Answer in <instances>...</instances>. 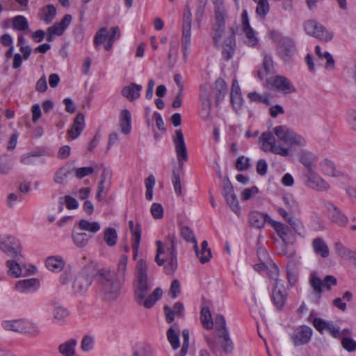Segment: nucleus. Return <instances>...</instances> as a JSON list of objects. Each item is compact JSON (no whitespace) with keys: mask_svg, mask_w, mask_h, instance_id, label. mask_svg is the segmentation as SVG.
Wrapping results in <instances>:
<instances>
[{"mask_svg":"<svg viewBox=\"0 0 356 356\" xmlns=\"http://www.w3.org/2000/svg\"><path fill=\"white\" fill-rule=\"evenodd\" d=\"M256 13L258 15L264 18L268 13L270 6L268 0H257Z\"/></svg>","mask_w":356,"mask_h":356,"instance_id":"3c124183","label":"nucleus"},{"mask_svg":"<svg viewBox=\"0 0 356 356\" xmlns=\"http://www.w3.org/2000/svg\"><path fill=\"white\" fill-rule=\"evenodd\" d=\"M227 10L218 8L215 13V22L212 25L211 36L216 47L222 48V56L228 60L232 58L236 46L235 35L232 29L225 32Z\"/></svg>","mask_w":356,"mask_h":356,"instance_id":"f03ea898","label":"nucleus"},{"mask_svg":"<svg viewBox=\"0 0 356 356\" xmlns=\"http://www.w3.org/2000/svg\"><path fill=\"white\" fill-rule=\"evenodd\" d=\"M305 32L321 40L328 42L333 38V33L316 20H308L304 24Z\"/></svg>","mask_w":356,"mask_h":356,"instance_id":"9d476101","label":"nucleus"},{"mask_svg":"<svg viewBox=\"0 0 356 356\" xmlns=\"http://www.w3.org/2000/svg\"><path fill=\"white\" fill-rule=\"evenodd\" d=\"M0 250L8 257L15 258L19 261L23 260L21 243L13 236H9L0 239Z\"/></svg>","mask_w":356,"mask_h":356,"instance_id":"6e6552de","label":"nucleus"},{"mask_svg":"<svg viewBox=\"0 0 356 356\" xmlns=\"http://www.w3.org/2000/svg\"><path fill=\"white\" fill-rule=\"evenodd\" d=\"M282 201L289 214L299 213L300 212V204L292 194L288 193L284 195L282 197Z\"/></svg>","mask_w":356,"mask_h":356,"instance_id":"c85d7f7f","label":"nucleus"},{"mask_svg":"<svg viewBox=\"0 0 356 356\" xmlns=\"http://www.w3.org/2000/svg\"><path fill=\"white\" fill-rule=\"evenodd\" d=\"M346 122L350 129L356 131V110L349 109L347 111Z\"/></svg>","mask_w":356,"mask_h":356,"instance_id":"6e6d98bb","label":"nucleus"},{"mask_svg":"<svg viewBox=\"0 0 356 356\" xmlns=\"http://www.w3.org/2000/svg\"><path fill=\"white\" fill-rule=\"evenodd\" d=\"M323 60H325V68L327 71H332L335 68V62L332 56L327 51H324Z\"/></svg>","mask_w":356,"mask_h":356,"instance_id":"0e129e2a","label":"nucleus"},{"mask_svg":"<svg viewBox=\"0 0 356 356\" xmlns=\"http://www.w3.org/2000/svg\"><path fill=\"white\" fill-rule=\"evenodd\" d=\"M231 101L232 106L235 109H238L242 106L243 99L241 97L239 85L236 80H234L232 82Z\"/></svg>","mask_w":356,"mask_h":356,"instance_id":"2f4dec72","label":"nucleus"},{"mask_svg":"<svg viewBox=\"0 0 356 356\" xmlns=\"http://www.w3.org/2000/svg\"><path fill=\"white\" fill-rule=\"evenodd\" d=\"M310 282L314 290V295L316 296V300L321 298L322 286L330 290L332 285L334 286L337 284V279L334 276L327 275L322 281L316 273L312 274Z\"/></svg>","mask_w":356,"mask_h":356,"instance_id":"ddd939ff","label":"nucleus"},{"mask_svg":"<svg viewBox=\"0 0 356 356\" xmlns=\"http://www.w3.org/2000/svg\"><path fill=\"white\" fill-rule=\"evenodd\" d=\"M72 172V168L70 165H64L56 171L54 180L56 184H63Z\"/></svg>","mask_w":356,"mask_h":356,"instance_id":"c9c22d12","label":"nucleus"},{"mask_svg":"<svg viewBox=\"0 0 356 356\" xmlns=\"http://www.w3.org/2000/svg\"><path fill=\"white\" fill-rule=\"evenodd\" d=\"M275 136L280 141L291 146L303 147L307 143L305 138L292 129L286 125H278L273 129V132L265 131L260 136L259 143L262 151L284 157L289 155V148L279 144Z\"/></svg>","mask_w":356,"mask_h":356,"instance_id":"f257e3e1","label":"nucleus"},{"mask_svg":"<svg viewBox=\"0 0 356 356\" xmlns=\"http://www.w3.org/2000/svg\"><path fill=\"white\" fill-rule=\"evenodd\" d=\"M329 219L341 227H346L348 223V218L339 207L332 202L325 204Z\"/></svg>","mask_w":356,"mask_h":356,"instance_id":"f3484780","label":"nucleus"},{"mask_svg":"<svg viewBox=\"0 0 356 356\" xmlns=\"http://www.w3.org/2000/svg\"><path fill=\"white\" fill-rule=\"evenodd\" d=\"M1 325L6 331L22 334H33L39 331L35 323L24 319L3 321Z\"/></svg>","mask_w":356,"mask_h":356,"instance_id":"0eeeda50","label":"nucleus"},{"mask_svg":"<svg viewBox=\"0 0 356 356\" xmlns=\"http://www.w3.org/2000/svg\"><path fill=\"white\" fill-rule=\"evenodd\" d=\"M46 267L52 272H60L65 266V261L60 257H49L45 261Z\"/></svg>","mask_w":356,"mask_h":356,"instance_id":"473e14b6","label":"nucleus"},{"mask_svg":"<svg viewBox=\"0 0 356 356\" xmlns=\"http://www.w3.org/2000/svg\"><path fill=\"white\" fill-rule=\"evenodd\" d=\"M127 257L125 255L121 256L118 266V273H116L120 279L124 275L127 269Z\"/></svg>","mask_w":356,"mask_h":356,"instance_id":"69168bd1","label":"nucleus"},{"mask_svg":"<svg viewBox=\"0 0 356 356\" xmlns=\"http://www.w3.org/2000/svg\"><path fill=\"white\" fill-rule=\"evenodd\" d=\"M336 253L341 258L356 262V252L345 247L341 242H337L334 246Z\"/></svg>","mask_w":356,"mask_h":356,"instance_id":"cd10ccee","label":"nucleus"},{"mask_svg":"<svg viewBox=\"0 0 356 356\" xmlns=\"http://www.w3.org/2000/svg\"><path fill=\"white\" fill-rule=\"evenodd\" d=\"M155 177L154 175H149L145 180V186H146V199L148 200H152L153 198V188L155 185Z\"/></svg>","mask_w":356,"mask_h":356,"instance_id":"864d4df0","label":"nucleus"},{"mask_svg":"<svg viewBox=\"0 0 356 356\" xmlns=\"http://www.w3.org/2000/svg\"><path fill=\"white\" fill-rule=\"evenodd\" d=\"M94 172V168L92 167H82L79 168L75 170V176L77 179H82L86 176L91 175Z\"/></svg>","mask_w":356,"mask_h":356,"instance_id":"338daca9","label":"nucleus"},{"mask_svg":"<svg viewBox=\"0 0 356 356\" xmlns=\"http://www.w3.org/2000/svg\"><path fill=\"white\" fill-rule=\"evenodd\" d=\"M76 346V341L71 339L63 343L58 347L59 353L63 356H77L75 348Z\"/></svg>","mask_w":356,"mask_h":356,"instance_id":"f704fd0d","label":"nucleus"},{"mask_svg":"<svg viewBox=\"0 0 356 356\" xmlns=\"http://www.w3.org/2000/svg\"><path fill=\"white\" fill-rule=\"evenodd\" d=\"M104 241L109 247H113L117 243L118 234L113 227H108L104 232Z\"/></svg>","mask_w":356,"mask_h":356,"instance_id":"37998d69","label":"nucleus"},{"mask_svg":"<svg viewBox=\"0 0 356 356\" xmlns=\"http://www.w3.org/2000/svg\"><path fill=\"white\" fill-rule=\"evenodd\" d=\"M266 87L284 95H289L296 91L291 81L285 76L276 75L266 80Z\"/></svg>","mask_w":356,"mask_h":356,"instance_id":"1a4fd4ad","label":"nucleus"},{"mask_svg":"<svg viewBox=\"0 0 356 356\" xmlns=\"http://www.w3.org/2000/svg\"><path fill=\"white\" fill-rule=\"evenodd\" d=\"M316 156L309 152H302L300 156V161L307 169V172L314 171V163Z\"/></svg>","mask_w":356,"mask_h":356,"instance_id":"58836bf2","label":"nucleus"},{"mask_svg":"<svg viewBox=\"0 0 356 356\" xmlns=\"http://www.w3.org/2000/svg\"><path fill=\"white\" fill-rule=\"evenodd\" d=\"M200 321L204 326L207 330H211L213 326V321H212L211 314L208 307H204L200 312Z\"/></svg>","mask_w":356,"mask_h":356,"instance_id":"ea45409f","label":"nucleus"},{"mask_svg":"<svg viewBox=\"0 0 356 356\" xmlns=\"http://www.w3.org/2000/svg\"><path fill=\"white\" fill-rule=\"evenodd\" d=\"M136 268L138 283L136 289H135L136 300L140 305L146 309H150L162 298L163 290L161 288L157 287L152 293H149L152 284L147 277V265L144 259L138 260Z\"/></svg>","mask_w":356,"mask_h":356,"instance_id":"7ed1b4c3","label":"nucleus"},{"mask_svg":"<svg viewBox=\"0 0 356 356\" xmlns=\"http://www.w3.org/2000/svg\"><path fill=\"white\" fill-rule=\"evenodd\" d=\"M248 97L252 102H261L266 105L270 104V101L267 94L259 95L256 92H252L248 95Z\"/></svg>","mask_w":356,"mask_h":356,"instance_id":"603ef678","label":"nucleus"},{"mask_svg":"<svg viewBox=\"0 0 356 356\" xmlns=\"http://www.w3.org/2000/svg\"><path fill=\"white\" fill-rule=\"evenodd\" d=\"M72 19V15L66 14L60 22L55 23L49 26V31L55 33L56 35H61L67 27L70 25Z\"/></svg>","mask_w":356,"mask_h":356,"instance_id":"7c9ffc66","label":"nucleus"},{"mask_svg":"<svg viewBox=\"0 0 356 356\" xmlns=\"http://www.w3.org/2000/svg\"><path fill=\"white\" fill-rule=\"evenodd\" d=\"M156 254L155 261L159 266H165L168 273H171L177 268V252L176 249V238L173 234H169L165 242L156 241Z\"/></svg>","mask_w":356,"mask_h":356,"instance_id":"20e7f679","label":"nucleus"},{"mask_svg":"<svg viewBox=\"0 0 356 356\" xmlns=\"http://www.w3.org/2000/svg\"><path fill=\"white\" fill-rule=\"evenodd\" d=\"M108 41L107 31L106 29H101L96 34L95 44L97 46L101 45Z\"/></svg>","mask_w":356,"mask_h":356,"instance_id":"13d9d810","label":"nucleus"},{"mask_svg":"<svg viewBox=\"0 0 356 356\" xmlns=\"http://www.w3.org/2000/svg\"><path fill=\"white\" fill-rule=\"evenodd\" d=\"M270 225L273 227L277 234L280 237V238L284 242V248L286 249V244L287 243L288 236L291 232L290 227L282 222L275 221L273 219H270ZM282 254H286L285 250H283Z\"/></svg>","mask_w":356,"mask_h":356,"instance_id":"4be33fe9","label":"nucleus"},{"mask_svg":"<svg viewBox=\"0 0 356 356\" xmlns=\"http://www.w3.org/2000/svg\"><path fill=\"white\" fill-rule=\"evenodd\" d=\"M272 298L276 308L282 310L287 299V292L283 281H277L276 284H273Z\"/></svg>","mask_w":356,"mask_h":356,"instance_id":"a211bd4d","label":"nucleus"},{"mask_svg":"<svg viewBox=\"0 0 356 356\" xmlns=\"http://www.w3.org/2000/svg\"><path fill=\"white\" fill-rule=\"evenodd\" d=\"M97 267V264L91 261L76 276L73 283V288L76 293L81 294L88 290L95 276Z\"/></svg>","mask_w":356,"mask_h":356,"instance_id":"423d86ee","label":"nucleus"},{"mask_svg":"<svg viewBox=\"0 0 356 356\" xmlns=\"http://www.w3.org/2000/svg\"><path fill=\"white\" fill-rule=\"evenodd\" d=\"M191 43V29L182 28L181 47L184 51V56H186V52Z\"/></svg>","mask_w":356,"mask_h":356,"instance_id":"a18cd8bd","label":"nucleus"},{"mask_svg":"<svg viewBox=\"0 0 356 356\" xmlns=\"http://www.w3.org/2000/svg\"><path fill=\"white\" fill-rule=\"evenodd\" d=\"M202 264L208 262L211 257V252L210 249L208 248V243L207 241H204L201 244V250H199L198 255H196Z\"/></svg>","mask_w":356,"mask_h":356,"instance_id":"49530a36","label":"nucleus"},{"mask_svg":"<svg viewBox=\"0 0 356 356\" xmlns=\"http://www.w3.org/2000/svg\"><path fill=\"white\" fill-rule=\"evenodd\" d=\"M250 159L243 156L238 157L236 162V169L241 171L248 170L250 166Z\"/></svg>","mask_w":356,"mask_h":356,"instance_id":"052dcab7","label":"nucleus"},{"mask_svg":"<svg viewBox=\"0 0 356 356\" xmlns=\"http://www.w3.org/2000/svg\"><path fill=\"white\" fill-rule=\"evenodd\" d=\"M84 122L85 118L83 114L78 113L72 128L68 131V135L72 139H76L81 134L84 128Z\"/></svg>","mask_w":356,"mask_h":356,"instance_id":"a878e982","label":"nucleus"},{"mask_svg":"<svg viewBox=\"0 0 356 356\" xmlns=\"http://www.w3.org/2000/svg\"><path fill=\"white\" fill-rule=\"evenodd\" d=\"M207 341L213 351L222 349L229 353L233 348L232 341L229 335H209L207 337Z\"/></svg>","mask_w":356,"mask_h":356,"instance_id":"f8f14e48","label":"nucleus"},{"mask_svg":"<svg viewBox=\"0 0 356 356\" xmlns=\"http://www.w3.org/2000/svg\"><path fill=\"white\" fill-rule=\"evenodd\" d=\"M94 339L91 335H85L81 341V349L83 351H89L93 348Z\"/></svg>","mask_w":356,"mask_h":356,"instance_id":"e2e57ef3","label":"nucleus"},{"mask_svg":"<svg viewBox=\"0 0 356 356\" xmlns=\"http://www.w3.org/2000/svg\"><path fill=\"white\" fill-rule=\"evenodd\" d=\"M42 16L40 19L47 24H49L56 15V8L52 4H49L42 9Z\"/></svg>","mask_w":356,"mask_h":356,"instance_id":"79ce46f5","label":"nucleus"},{"mask_svg":"<svg viewBox=\"0 0 356 356\" xmlns=\"http://www.w3.org/2000/svg\"><path fill=\"white\" fill-rule=\"evenodd\" d=\"M266 273L274 280V284H276L277 281H282L279 279L280 270L278 266L270 259L267 261Z\"/></svg>","mask_w":356,"mask_h":356,"instance_id":"c03bdc74","label":"nucleus"},{"mask_svg":"<svg viewBox=\"0 0 356 356\" xmlns=\"http://www.w3.org/2000/svg\"><path fill=\"white\" fill-rule=\"evenodd\" d=\"M19 262L17 259L8 260L6 261V266L8 268L7 273L9 276L17 278L22 275V268Z\"/></svg>","mask_w":356,"mask_h":356,"instance_id":"e433bc0d","label":"nucleus"},{"mask_svg":"<svg viewBox=\"0 0 356 356\" xmlns=\"http://www.w3.org/2000/svg\"><path fill=\"white\" fill-rule=\"evenodd\" d=\"M277 211L278 213L283 218V219L286 221L291 225L293 229L299 235L304 232V227L302 222L298 220H296L292 216V215L287 212L285 209L279 207L277 208Z\"/></svg>","mask_w":356,"mask_h":356,"instance_id":"b1692460","label":"nucleus"},{"mask_svg":"<svg viewBox=\"0 0 356 356\" xmlns=\"http://www.w3.org/2000/svg\"><path fill=\"white\" fill-rule=\"evenodd\" d=\"M200 115L204 120H207L210 118L211 109V88L209 84H204L200 86Z\"/></svg>","mask_w":356,"mask_h":356,"instance_id":"9b49d317","label":"nucleus"},{"mask_svg":"<svg viewBox=\"0 0 356 356\" xmlns=\"http://www.w3.org/2000/svg\"><path fill=\"white\" fill-rule=\"evenodd\" d=\"M13 26L18 31H25L29 28V23L25 17L17 15L13 19Z\"/></svg>","mask_w":356,"mask_h":356,"instance_id":"8fccbe9b","label":"nucleus"},{"mask_svg":"<svg viewBox=\"0 0 356 356\" xmlns=\"http://www.w3.org/2000/svg\"><path fill=\"white\" fill-rule=\"evenodd\" d=\"M40 286V281L36 278L19 280L15 283V289L21 293H29L35 291Z\"/></svg>","mask_w":356,"mask_h":356,"instance_id":"aec40b11","label":"nucleus"},{"mask_svg":"<svg viewBox=\"0 0 356 356\" xmlns=\"http://www.w3.org/2000/svg\"><path fill=\"white\" fill-rule=\"evenodd\" d=\"M181 236L187 241L192 242L194 243L193 248L195 252V254L198 255L199 249L197 246V241L195 238V234L191 228L188 227H183L181 229Z\"/></svg>","mask_w":356,"mask_h":356,"instance_id":"a19ab883","label":"nucleus"},{"mask_svg":"<svg viewBox=\"0 0 356 356\" xmlns=\"http://www.w3.org/2000/svg\"><path fill=\"white\" fill-rule=\"evenodd\" d=\"M296 49L293 40L289 38H282L278 46V54L284 60H289L296 53Z\"/></svg>","mask_w":356,"mask_h":356,"instance_id":"6ab92c4d","label":"nucleus"},{"mask_svg":"<svg viewBox=\"0 0 356 356\" xmlns=\"http://www.w3.org/2000/svg\"><path fill=\"white\" fill-rule=\"evenodd\" d=\"M78 228L81 231H88L95 234L100 230L101 226L98 222H89L82 219L78 223Z\"/></svg>","mask_w":356,"mask_h":356,"instance_id":"4c0bfd02","label":"nucleus"},{"mask_svg":"<svg viewBox=\"0 0 356 356\" xmlns=\"http://www.w3.org/2000/svg\"><path fill=\"white\" fill-rule=\"evenodd\" d=\"M72 239L74 245L78 248H84L88 245L92 235L86 232H79L76 228L72 230Z\"/></svg>","mask_w":356,"mask_h":356,"instance_id":"393cba45","label":"nucleus"},{"mask_svg":"<svg viewBox=\"0 0 356 356\" xmlns=\"http://www.w3.org/2000/svg\"><path fill=\"white\" fill-rule=\"evenodd\" d=\"M219 334H228L225 318L222 315H217L213 321V328Z\"/></svg>","mask_w":356,"mask_h":356,"instance_id":"de8ad7c7","label":"nucleus"},{"mask_svg":"<svg viewBox=\"0 0 356 356\" xmlns=\"http://www.w3.org/2000/svg\"><path fill=\"white\" fill-rule=\"evenodd\" d=\"M175 152L179 165L181 167L183 163L188 158V152L184 141V134L181 129L175 131V137L173 139Z\"/></svg>","mask_w":356,"mask_h":356,"instance_id":"dca6fc26","label":"nucleus"},{"mask_svg":"<svg viewBox=\"0 0 356 356\" xmlns=\"http://www.w3.org/2000/svg\"><path fill=\"white\" fill-rule=\"evenodd\" d=\"M318 170L323 175L333 177H339L343 175L339 170L337 169L335 164L327 159H324L318 163Z\"/></svg>","mask_w":356,"mask_h":356,"instance_id":"412c9836","label":"nucleus"},{"mask_svg":"<svg viewBox=\"0 0 356 356\" xmlns=\"http://www.w3.org/2000/svg\"><path fill=\"white\" fill-rule=\"evenodd\" d=\"M312 335H292L291 340L295 346H299L307 343L311 339Z\"/></svg>","mask_w":356,"mask_h":356,"instance_id":"4d7b16f0","label":"nucleus"},{"mask_svg":"<svg viewBox=\"0 0 356 356\" xmlns=\"http://www.w3.org/2000/svg\"><path fill=\"white\" fill-rule=\"evenodd\" d=\"M213 92H215L216 103L218 104L227 92V86L223 79H218L215 81Z\"/></svg>","mask_w":356,"mask_h":356,"instance_id":"72a5a7b5","label":"nucleus"},{"mask_svg":"<svg viewBox=\"0 0 356 356\" xmlns=\"http://www.w3.org/2000/svg\"><path fill=\"white\" fill-rule=\"evenodd\" d=\"M119 124L122 133L128 134L131 131V114L127 109L120 112Z\"/></svg>","mask_w":356,"mask_h":356,"instance_id":"c756f323","label":"nucleus"},{"mask_svg":"<svg viewBox=\"0 0 356 356\" xmlns=\"http://www.w3.org/2000/svg\"><path fill=\"white\" fill-rule=\"evenodd\" d=\"M172 182L174 186L175 193L178 195H181V185L180 181L179 174L178 172L173 170L172 176Z\"/></svg>","mask_w":356,"mask_h":356,"instance_id":"680f3d73","label":"nucleus"},{"mask_svg":"<svg viewBox=\"0 0 356 356\" xmlns=\"http://www.w3.org/2000/svg\"><path fill=\"white\" fill-rule=\"evenodd\" d=\"M270 219H272L268 214L259 211H252L248 216V222L250 225L257 229L264 227L266 222L270 224Z\"/></svg>","mask_w":356,"mask_h":356,"instance_id":"5701e85b","label":"nucleus"},{"mask_svg":"<svg viewBox=\"0 0 356 356\" xmlns=\"http://www.w3.org/2000/svg\"><path fill=\"white\" fill-rule=\"evenodd\" d=\"M305 184L307 187L318 191H327L330 188L329 184L314 171L305 174Z\"/></svg>","mask_w":356,"mask_h":356,"instance_id":"2eb2a0df","label":"nucleus"},{"mask_svg":"<svg viewBox=\"0 0 356 356\" xmlns=\"http://www.w3.org/2000/svg\"><path fill=\"white\" fill-rule=\"evenodd\" d=\"M298 269L296 265L290 262L286 266V275L289 283L291 285H294L298 280Z\"/></svg>","mask_w":356,"mask_h":356,"instance_id":"09e8293b","label":"nucleus"},{"mask_svg":"<svg viewBox=\"0 0 356 356\" xmlns=\"http://www.w3.org/2000/svg\"><path fill=\"white\" fill-rule=\"evenodd\" d=\"M96 280L105 301L115 300L120 294L121 280L114 270L102 268L96 272Z\"/></svg>","mask_w":356,"mask_h":356,"instance_id":"39448f33","label":"nucleus"},{"mask_svg":"<svg viewBox=\"0 0 356 356\" xmlns=\"http://www.w3.org/2000/svg\"><path fill=\"white\" fill-rule=\"evenodd\" d=\"M151 213L152 216L156 219H160L163 216V209L161 204L153 203L151 207Z\"/></svg>","mask_w":356,"mask_h":356,"instance_id":"774afa93","label":"nucleus"},{"mask_svg":"<svg viewBox=\"0 0 356 356\" xmlns=\"http://www.w3.org/2000/svg\"><path fill=\"white\" fill-rule=\"evenodd\" d=\"M241 28L245 34L244 42L249 47H255L258 44L259 40L257 33L250 26L246 10H243L241 14Z\"/></svg>","mask_w":356,"mask_h":356,"instance_id":"4468645a","label":"nucleus"},{"mask_svg":"<svg viewBox=\"0 0 356 356\" xmlns=\"http://www.w3.org/2000/svg\"><path fill=\"white\" fill-rule=\"evenodd\" d=\"M312 246L314 252L323 258L328 257L330 249L326 242L321 237L314 238L312 241Z\"/></svg>","mask_w":356,"mask_h":356,"instance_id":"bb28decb","label":"nucleus"},{"mask_svg":"<svg viewBox=\"0 0 356 356\" xmlns=\"http://www.w3.org/2000/svg\"><path fill=\"white\" fill-rule=\"evenodd\" d=\"M68 315V309L63 306H56L53 310L54 318L58 321L66 318Z\"/></svg>","mask_w":356,"mask_h":356,"instance_id":"5fc2aeb1","label":"nucleus"},{"mask_svg":"<svg viewBox=\"0 0 356 356\" xmlns=\"http://www.w3.org/2000/svg\"><path fill=\"white\" fill-rule=\"evenodd\" d=\"M341 345L343 348L348 352L356 350V341L349 337H343L341 339Z\"/></svg>","mask_w":356,"mask_h":356,"instance_id":"bf43d9fd","label":"nucleus"}]
</instances>
